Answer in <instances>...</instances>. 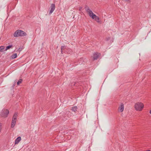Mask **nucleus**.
I'll return each mask as SVG.
<instances>
[{
    "label": "nucleus",
    "mask_w": 151,
    "mask_h": 151,
    "mask_svg": "<svg viewBox=\"0 0 151 151\" xmlns=\"http://www.w3.org/2000/svg\"><path fill=\"white\" fill-rule=\"evenodd\" d=\"M27 34L24 31L21 30H18L16 31L14 34V37H18L26 36Z\"/></svg>",
    "instance_id": "f257e3e1"
},
{
    "label": "nucleus",
    "mask_w": 151,
    "mask_h": 151,
    "mask_svg": "<svg viewBox=\"0 0 151 151\" xmlns=\"http://www.w3.org/2000/svg\"><path fill=\"white\" fill-rule=\"evenodd\" d=\"M144 107V105L142 103L138 102L136 103L134 106L135 109L137 111H141Z\"/></svg>",
    "instance_id": "f03ea898"
},
{
    "label": "nucleus",
    "mask_w": 151,
    "mask_h": 151,
    "mask_svg": "<svg viewBox=\"0 0 151 151\" xmlns=\"http://www.w3.org/2000/svg\"><path fill=\"white\" fill-rule=\"evenodd\" d=\"M9 113V110L4 109L1 112L0 115L2 117L5 118L8 116Z\"/></svg>",
    "instance_id": "7ed1b4c3"
},
{
    "label": "nucleus",
    "mask_w": 151,
    "mask_h": 151,
    "mask_svg": "<svg viewBox=\"0 0 151 151\" xmlns=\"http://www.w3.org/2000/svg\"><path fill=\"white\" fill-rule=\"evenodd\" d=\"M88 14L92 19H99V18L94 14L92 11H90L88 13Z\"/></svg>",
    "instance_id": "20e7f679"
},
{
    "label": "nucleus",
    "mask_w": 151,
    "mask_h": 151,
    "mask_svg": "<svg viewBox=\"0 0 151 151\" xmlns=\"http://www.w3.org/2000/svg\"><path fill=\"white\" fill-rule=\"evenodd\" d=\"M55 5L54 4H51L50 7L49 8L50 12L49 13V14H51L54 11V10H55Z\"/></svg>",
    "instance_id": "39448f33"
},
{
    "label": "nucleus",
    "mask_w": 151,
    "mask_h": 151,
    "mask_svg": "<svg viewBox=\"0 0 151 151\" xmlns=\"http://www.w3.org/2000/svg\"><path fill=\"white\" fill-rule=\"evenodd\" d=\"M101 55V54L98 52L95 53L93 54V60H96L98 59L99 56Z\"/></svg>",
    "instance_id": "423d86ee"
},
{
    "label": "nucleus",
    "mask_w": 151,
    "mask_h": 151,
    "mask_svg": "<svg viewBox=\"0 0 151 151\" xmlns=\"http://www.w3.org/2000/svg\"><path fill=\"white\" fill-rule=\"evenodd\" d=\"M124 109V104L122 103L121 104L120 106L118 108V111L120 112H122Z\"/></svg>",
    "instance_id": "0eeeda50"
},
{
    "label": "nucleus",
    "mask_w": 151,
    "mask_h": 151,
    "mask_svg": "<svg viewBox=\"0 0 151 151\" xmlns=\"http://www.w3.org/2000/svg\"><path fill=\"white\" fill-rule=\"evenodd\" d=\"M21 140V137H18L15 140V144H18Z\"/></svg>",
    "instance_id": "6e6552de"
},
{
    "label": "nucleus",
    "mask_w": 151,
    "mask_h": 151,
    "mask_svg": "<svg viewBox=\"0 0 151 151\" xmlns=\"http://www.w3.org/2000/svg\"><path fill=\"white\" fill-rule=\"evenodd\" d=\"M85 9L87 13H88L90 11H91V9H89V7L86 5L85 6Z\"/></svg>",
    "instance_id": "1a4fd4ad"
},
{
    "label": "nucleus",
    "mask_w": 151,
    "mask_h": 151,
    "mask_svg": "<svg viewBox=\"0 0 151 151\" xmlns=\"http://www.w3.org/2000/svg\"><path fill=\"white\" fill-rule=\"evenodd\" d=\"M16 123V122H14V120H12L11 125V127L12 128H13L14 127Z\"/></svg>",
    "instance_id": "9d476101"
},
{
    "label": "nucleus",
    "mask_w": 151,
    "mask_h": 151,
    "mask_svg": "<svg viewBox=\"0 0 151 151\" xmlns=\"http://www.w3.org/2000/svg\"><path fill=\"white\" fill-rule=\"evenodd\" d=\"M5 49L4 46H0V52H3L4 51H6V50H5Z\"/></svg>",
    "instance_id": "9b49d317"
},
{
    "label": "nucleus",
    "mask_w": 151,
    "mask_h": 151,
    "mask_svg": "<svg viewBox=\"0 0 151 151\" xmlns=\"http://www.w3.org/2000/svg\"><path fill=\"white\" fill-rule=\"evenodd\" d=\"M13 47V45H10L9 46H6V49H5V50L6 51L9 49Z\"/></svg>",
    "instance_id": "f8f14e48"
},
{
    "label": "nucleus",
    "mask_w": 151,
    "mask_h": 151,
    "mask_svg": "<svg viewBox=\"0 0 151 151\" xmlns=\"http://www.w3.org/2000/svg\"><path fill=\"white\" fill-rule=\"evenodd\" d=\"M17 56V53H14L11 56V58L12 59H14L16 58Z\"/></svg>",
    "instance_id": "ddd939ff"
},
{
    "label": "nucleus",
    "mask_w": 151,
    "mask_h": 151,
    "mask_svg": "<svg viewBox=\"0 0 151 151\" xmlns=\"http://www.w3.org/2000/svg\"><path fill=\"white\" fill-rule=\"evenodd\" d=\"M77 107L76 106H75L73 107L71 109V110L72 111L75 112L77 111Z\"/></svg>",
    "instance_id": "4468645a"
},
{
    "label": "nucleus",
    "mask_w": 151,
    "mask_h": 151,
    "mask_svg": "<svg viewBox=\"0 0 151 151\" xmlns=\"http://www.w3.org/2000/svg\"><path fill=\"white\" fill-rule=\"evenodd\" d=\"M22 79H19L17 82V85H19L22 82Z\"/></svg>",
    "instance_id": "2eb2a0df"
},
{
    "label": "nucleus",
    "mask_w": 151,
    "mask_h": 151,
    "mask_svg": "<svg viewBox=\"0 0 151 151\" xmlns=\"http://www.w3.org/2000/svg\"><path fill=\"white\" fill-rule=\"evenodd\" d=\"M18 116L17 113H15L14 114V115L13 117V118H17V116Z\"/></svg>",
    "instance_id": "dca6fc26"
},
{
    "label": "nucleus",
    "mask_w": 151,
    "mask_h": 151,
    "mask_svg": "<svg viewBox=\"0 0 151 151\" xmlns=\"http://www.w3.org/2000/svg\"><path fill=\"white\" fill-rule=\"evenodd\" d=\"M96 22H97L101 24L102 21L101 20V19H95Z\"/></svg>",
    "instance_id": "f3484780"
},
{
    "label": "nucleus",
    "mask_w": 151,
    "mask_h": 151,
    "mask_svg": "<svg viewBox=\"0 0 151 151\" xmlns=\"http://www.w3.org/2000/svg\"><path fill=\"white\" fill-rule=\"evenodd\" d=\"M65 46H62L61 47V52L63 53V50L64 49L65 47Z\"/></svg>",
    "instance_id": "a211bd4d"
},
{
    "label": "nucleus",
    "mask_w": 151,
    "mask_h": 151,
    "mask_svg": "<svg viewBox=\"0 0 151 151\" xmlns=\"http://www.w3.org/2000/svg\"><path fill=\"white\" fill-rule=\"evenodd\" d=\"M110 38L109 37H106V41H108L109 40H110Z\"/></svg>",
    "instance_id": "6ab92c4d"
},
{
    "label": "nucleus",
    "mask_w": 151,
    "mask_h": 151,
    "mask_svg": "<svg viewBox=\"0 0 151 151\" xmlns=\"http://www.w3.org/2000/svg\"><path fill=\"white\" fill-rule=\"evenodd\" d=\"M17 118H12V120H14V121L16 122L17 120Z\"/></svg>",
    "instance_id": "aec40b11"
},
{
    "label": "nucleus",
    "mask_w": 151,
    "mask_h": 151,
    "mask_svg": "<svg viewBox=\"0 0 151 151\" xmlns=\"http://www.w3.org/2000/svg\"><path fill=\"white\" fill-rule=\"evenodd\" d=\"M1 126H2V125H1V124L0 123V132H1Z\"/></svg>",
    "instance_id": "412c9836"
},
{
    "label": "nucleus",
    "mask_w": 151,
    "mask_h": 151,
    "mask_svg": "<svg viewBox=\"0 0 151 151\" xmlns=\"http://www.w3.org/2000/svg\"><path fill=\"white\" fill-rule=\"evenodd\" d=\"M79 10H81V9L82 8V7H81V6H80V7H79Z\"/></svg>",
    "instance_id": "4be33fe9"
},
{
    "label": "nucleus",
    "mask_w": 151,
    "mask_h": 151,
    "mask_svg": "<svg viewBox=\"0 0 151 151\" xmlns=\"http://www.w3.org/2000/svg\"><path fill=\"white\" fill-rule=\"evenodd\" d=\"M150 114H151V109L150 110Z\"/></svg>",
    "instance_id": "5701e85b"
},
{
    "label": "nucleus",
    "mask_w": 151,
    "mask_h": 151,
    "mask_svg": "<svg viewBox=\"0 0 151 151\" xmlns=\"http://www.w3.org/2000/svg\"><path fill=\"white\" fill-rule=\"evenodd\" d=\"M127 1H129L130 0H125Z\"/></svg>",
    "instance_id": "b1692460"
}]
</instances>
